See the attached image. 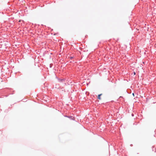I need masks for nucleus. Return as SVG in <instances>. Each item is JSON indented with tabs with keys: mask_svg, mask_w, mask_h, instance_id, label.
Listing matches in <instances>:
<instances>
[{
	"mask_svg": "<svg viewBox=\"0 0 156 156\" xmlns=\"http://www.w3.org/2000/svg\"><path fill=\"white\" fill-rule=\"evenodd\" d=\"M101 94L98 95V98L99 100H100L101 99L100 96L101 95Z\"/></svg>",
	"mask_w": 156,
	"mask_h": 156,
	"instance_id": "1",
	"label": "nucleus"
},
{
	"mask_svg": "<svg viewBox=\"0 0 156 156\" xmlns=\"http://www.w3.org/2000/svg\"><path fill=\"white\" fill-rule=\"evenodd\" d=\"M135 74H136L135 72H134V75H135Z\"/></svg>",
	"mask_w": 156,
	"mask_h": 156,
	"instance_id": "2",
	"label": "nucleus"
},
{
	"mask_svg": "<svg viewBox=\"0 0 156 156\" xmlns=\"http://www.w3.org/2000/svg\"><path fill=\"white\" fill-rule=\"evenodd\" d=\"M133 95L134 96V94L133 93Z\"/></svg>",
	"mask_w": 156,
	"mask_h": 156,
	"instance_id": "3",
	"label": "nucleus"
}]
</instances>
